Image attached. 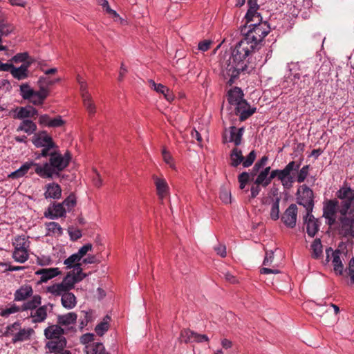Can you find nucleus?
<instances>
[{"mask_svg": "<svg viewBox=\"0 0 354 354\" xmlns=\"http://www.w3.org/2000/svg\"><path fill=\"white\" fill-rule=\"evenodd\" d=\"M32 142L36 147H42L40 156H49V162L42 166L34 162H26L19 169L12 172L8 177L17 179L24 176L31 168L35 167V172L43 178L53 179L55 176L61 177L62 171L67 166V160L62 158L57 145L48 134H35Z\"/></svg>", "mask_w": 354, "mask_h": 354, "instance_id": "f257e3e1", "label": "nucleus"}, {"mask_svg": "<svg viewBox=\"0 0 354 354\" xmlns=\"http://www.w3.org/2000/svg\"><path fill=\"white\" fill-rule=\"evenodd\" d=\"M255 47L245 39L238 42L232 51L228 59L221 63V73L225 79L229 77L227 84L231 86L241 72L248 70V57L254 51Z\"/></svg>", "mask_w": 354, "mask_h": 354, "instance_id": "f03ea898", "label": "nucleus"}, {"mask_svg": "<svg viewBox=\"0 0 354 354\" xmlns=\"http://www.w3.org/2000/svg\"><path fill=\"white\" fill-rule=\"evenodd\" d=\"M354 213V189L344 184L335 193V198L324 203L323 216L332 227L336 223L337 214Z\"/></svg>", "mask_w": 354, "mask_h": 354, "instance_id": "7ed1b4c3", "label": "nucleus"}, {"mask_svg": "<svg viewBox=\"0 0 354 354\" xmlns=\"http://www.w3.org/2000/svg\"><path fill=\"white\" fill-rule=\"evenodd\" d=\"M227 102L230 109L234 107L235 115L240 121H244L253 115L256 108L251 106L243 99V93L241 88L234 87L228 91L227 95Z\"/></svg>", "mask_w": 354, "mask_h": 354, "instance_id": "20e7f679", "label": "nucleus"}, {"mask_svg": "<svg viewBox=\"0 0 354 354\" xmlns=\"http://www.w3.org/2000/svg\"><path fill=\"white\" fill-rule=\"evenodd\" d=\"M64 329L59 325H51L44 330V335L48 341L46 344V348H48L49 352L57 351L64 348L66 346V339L62 336Z\"/></svg>", "mask_w": 354, "mask_h": 354, "instance_id": "39448f33", "label": "nucleus"}, {"mask_svg": "<svg viewBox=\"0 0 354 354\" xmlns=\"http://www.w3.org/2000/svg\"><path fill=\"white\" fill-rule=\"evenodd\" d=\"M248 28L250 29L245 33L243 39L255 48L270 31V27L268 22L262 21V20L250 24Z\"/></svg>", "mask_w": 354, "mask_h": 354, "instance_id": "423d86ee", "label": "nucleus"}, {"mask_svg": "<svg viewBox=\"0 0 354 354\" xmlns=\"http://www.w3.org/2000/svg\"><path fill=\"white\" fill-rule=\"evenodd\" d=\"M336 223L338 234L345 238H354V212L339 214Z\"/></svg>", "mask_w": 354, "mask_h": 354, "instance_id": "0eeeda50", "label": "nucleus"}, {"mask_svg": "<svg viewBox=\"0 0 354 354\" xmlns=\"http://www.w3.org/2000/svg\"><path fill=\"white\" fill-rule=\"evenodd\" d=\"M73 274L74 271L68 272L61 283L48 286L46 292L52 295H60L62 294V292L70 291L77 283V280L75 279Z\"/></svg>", "mask_w": 354, "mask_h": 354, "instance_id": "6e6552de", "label": "nucleus"}, {"mask_svg": "<svg viewBox=\"0 0 354 354\" xmlns=\"http://www.w3.org/2000/svg\"><path fill=\"white\" fill-rule=\"evenodd\" d=\"M300 167V163L295 161L290 162L283 169H279L278 179L281 182L284 188H290L292 187V183L295 182L294 177L291 174L294 171H298Z\"/></svg>", "mask_w": 354, "mask_h": 354, "instance_id": "1a4fd4ad", "label": "nucleus"}, {"mask_svg": "<svg viewBox=\"0 0 354 354\" xmlns=\"http://www.w3.org/2000/svg\"><path fill=\"white\" fill-rule=\"evenodd\" d=\"M326 261H330V256L333 257L332 263L334 268L335 272L342 275L344 272V265L342 260L344 257L346 256V254L339 250H333L331 248H328L326 250Z\"/></svg>", "mask_w": 354, "mask_h": 354, "instance_id": "9d476101", "label": "nucleus"}, {"mask_svg": "<svg viewBox=\"0 0 354 354\" xmlns=\"http://www.w3.org/2000/svg\"><path fill=\"white\" fill-rule=\"evenodd\" d=\"M313 196L312 189L304 185L300 196L297 198V203L306 208V213L312 212L313 211L314 206Z\"/></svg>", "mask_w": 354, "mask_h": 354, "instance_id": "9b49d317", "label": "nucleus"}, {"mask_svg": "<svg viewBox=\"0 0 354 354\" xmlns=\"http://www.w3.org/2000/svg\"><path fill=\"white\" fill-rule=\"evenodd\" d=\"M66 210L63 204L60 203H53L44 212V216L49 219H56L58 218L64 217L66 216Z\"/></svg>", "mask_w": 354, "mask_h": 354, "instance_id": "f8f14e48", "label": "nucleus"}, {"mask_svg": "<svg viewBox=\"0 0 354 354\" xmlns=\"http://www.w3.org/2000/svg\"><path fill=\"white\" fill-rule=\"evenodd\" d=\"M297 207L291 204L284 212L281 216V221L288 227L293 228L296 225L297 216Z\"/></svg>", "mask_w": 354, "mask_h": 354, "instance_id": "ddd939ff", "label": "nucleus"}, {"mask_svg": "<svg viewBox=\"0 0 354 354\" xmlns=\"http://www.w3.org/2000/svg\"><path fill=\"white\" fill-rule=\"evenodd\" d=\"M50 308V310H53V305L48 304V305H44L39 306L37 309L30 312V317L32 318V323H41L43 322L47 317V311Z\"/></svg>", "mask_w": 354, "mask_h": 354, "instance_id": "4468645a", "label": "nucleus"}, {"mask_svg": "<svg viewBox=\"0 0 354 354\" xmlns=\"http://www.w3.org/2000/svg\"><path fill=\"white\" fill-rule=\"evenodd\" d=\"M304 224L306 225V232L310 237L315 236L319 230V225L318 220L316 219L311 212L306 213L304 217Z\"/></svg>", "mask_w": 354, "mask_h": 354, "instance_id": "2eb2a0df", "label": "nucleus"}, {"mask_svg": "<svg viewBox=\"0 0 354 354\" xmlns=\"http://www.w3.org/2000/svg\"><path fill=\"white\" fill-rule=\"evenodd\" d=\"M180 339L182 341L185 342H208L209 338L205 335L198 334L194 331L189 330L188 329H184L180 333Z\"/></svg>", "mask_w": 354, "mask_h": 354, "instance_id": "dca6fc26", "label": "nucleus"}, {"mask_svg": "<svg viewBox=\"0 0 354 354\" xmlns=\"http://www.w3.org/2000/svg\"><path fill=\"white\" fill-rule=\"evenodd\" d=\"M60 274L61 272L58 268H41L35 272V274L41 276L38 283H46Z\"/></svg>", "mask_w": 354, "mask_h": 354, "instance_id": "f3484780", "label": "nucleus"}, {"mask_svg": "<svg viewBox=\"0 0 354 354\" xmlns=\"http://www.w3.org/2000/svg\"><path fill=\"white\" fill-rule=\"evenodd\" d=\"M30 64V62H27L22 64L19 67H15L14 66L11 71V75L14 78L18 80H22L27 78L28 76V68Z\"/></svg>", "mask_w": 354, "mask_h": 354, "instance_id": "a211bd4d", "label": "nucleus"}, {"mask_svg": "<svg viewBox=\"0 0 354 354\" xmlns=\"http://www.w3.org/2000/svg\"><path fill=\"white\" fill-rule=\"evenodd\" d=\"M33 294V290L30 285H23L14 294V299L17 301H25Z\"/></svg>", "mask_w": 354, "mask_h": 354, "instance_id": "6ab92c4d", "label": "nucleus"}, {"mask_svg": "<svg viewBox=\"0 0 354 354\" xmlns=\"http://www.w3.org/2000/svg\"><path fill=\"white\" fill-rule=\"evenodd\" d=\"M48 95V90L46 87L41 86L39 91H35L32 95L28 100L34 105H41Z\"/></svg>", "mask_w": 354, "mask_h": 354, "instance_id": "aec40b11", "label": "nucleus"}, {"mask_svg": "<svg viewBox=\"0 0 354 354\" xmlns=\"http://www.w3.org/2000/svg\"><path fill=\"white\" fill-rule=\"evenodd\" d=\"M53 295L62 297V304L63 307H64L66 309H72L76 306V297L73 293L70 292L69 291L62 292V294Z\"/></svg>", "mask_w": 354, "mask_h": 354, "instance_id": "412c9836", "label": "nucleus"}, {"mask_svg": "<svg viewBox=\"0 0 354 354\" xmlns=\"http://www.w3.org/2000/svg\"><path fill=\"white\" fill-rule=\"evenodd\" d=\"M45 198L59 199L62 196L61 187L57 183H48L46 185Z\"/></svg>", "mask_w": 354, "mask_h": 354, "instance_id": "4be33fe9", "label": "nucleus"}, {"mask_svg": "<svg viewBox=\"0 0 354 354\" xmlns=\"http://www.w3.org/2000/svg\"><path fill=\"white\" fill-rule=\"evenodd\" d=\"M154 183L156 187L157 194L160 199L162 200L167 194L168 185L164 178L153 176Z\"/></svg>", "mask_w": 354, "mask_h": 354, "instance_id": "5701e85b", "label": "nucleus"}, {"mask_svg": "<svg viewBox=\"0 0 354 354\" xmlns=\"http://www.w3.org/2000/svg\"><path fill=\"white\" fill-rule=\"evenodd\" d=\"M37 115L36 109L31 106L19 108L16 113L17 118L19 119L32 118Z\"/></svg>", "mask_w": 354, "mask_h": 354, "instance_id": "b1692460", "label": "nucleus"}, {"mask_svg": "<svg viewBox=\"0 0 354 354\" xmlns=\"http://www.w3.org/2000/svg\"><path fill=\"white\" fill-rule=\"evenodd\" d=\"M41 304V297L38 295H34L32 299L28 301L21 306V311H25L28 310L33 311L37 308H39Z\"/></svg>", "mask_w": 354, "mask_h": 354, "instance_id": "393cba45", "label": "nucleus"}, {"mask_svg": "<svg viewBox=\"0 0 354 354\" xmlns=\"http://www.w3.org/2000/svg\"><path fill=\"white\" fill-rule=\"evenodd\" d=\"M14 31V26L8 23L0 24V44L2 42V37H7ZM6 47L0 45V51L5 50Z\"/></svg>", "mask_w": 354, "mask_h": 354, "instance_id": "a878e982", "label": "nucleus"}, {"mask_svg": "<svg viewBox=\"0 0 354 354\" xmlns=\"http://www.w3.org/2000/svg\"><path fill=\"white\" fill-rule=\"evenodd\" d=\"M77 315L75 313H68L63 315L57 316V324L62 326H68L75 322Z\"/></svg>", "mask_w": 354, "mask_h": 354, "instance_id": "bb28decb", "label": "nucleus"}, {"mask_svg": "<svg viewBox=\"0 0 354 354\" xmlns=\"http://www.w3.org/2000/svg\"><path fill=\"white\" fill-rule=\"evenodd\" d=\"M230 165L234 167H236L241 162L243 163L244 157L242 154V151L236 147L234 148L230 153Z\"/></svg>", "mask_w": 354, "mask_h": 354, "instance_id": "cd10ccee", "label": "nucleus"}, {"mask_svg": "<svg viewBox=\"0 0 354 354\" xmlns=\"http://www.w3.org/2000/svg\"><path fill=\"white\" fill-rule=\"evenodd\" d=\"M13 245L15 250H28L30 246V241L26 236H18L15 239Z\"/></svg>", "mask_w": 354, "mask_h": 354, "instance_id": "c85d7f7f", "label": "nucleus"}, {"mask_svg": "<svg viewBox=\"0 0 354 354\" xmlns=\"http://www.w3.org/2000/svg\"><path fill=\"white\" fill-rule=\"evenodd\" d=\"M82 99L84 106L88 113V115L92 117L96 112V106L93 100L91 95L82 97Z\"/></svg>", "mask_w": 354, "mask_h": 354, "instance_id": "c756f323", "label": "nucleus"}, {"mask_svg": "<svg viewBox=\"0 0 354 354\" xmlns=\"http://www.w3.org/2000/svg\"><path fill=\"white\" fill-rule=\"evenodd\" d=\"M32 333H33V330L32 328H20L19 331L15 334L13 338L12 339V342L13 343H16L17 342H23L26 340L29 339Z\"/></svg>", "mask_w": 354, "mask_h": 354, "instance_id": "7c9ffc66", "label": "nucleus"}, {"mask_svg": "<svg viewBox=\"0 0 354 354\" xmlns=\"http://www.w3.org/2000/svg\"><path fill=\"white\" fill-rule=\"evenodd\" d=\"M258 10L249 8L245 15L246 24L252 22H258L262 20L261 15L257 12Z\"/></svg>", "mask_w": 354, "mask_h": 354, "instance_id": "2f4dec72", "label": "nucleus"}, {"mask_svg": "<svg viewBox=\"0 0 354 354\" xmlns=\"http://www.w3.org/2000/svg\"><path fill=\"white\" fill-rule=\"evenodd\" d=\"M37 129L36 124L30 120H24L17 128V131H23L25 133H34Z\"/></svg>", "mask_w": 354, "mask_h": 354, "instance_id": "473e14b6", "label": "nucleus"}, {"mask_svg": "<svg viewBox=\"0 0 354 354\" xmlns=\"http://www.w3.org/2000/svg\"><path fill=\"white\" fill-rule=\"evenodd\" d=\"M322 244L320 239H315L312 245V257L314 259H319L322 254Z\"/></svg>", "mask_w": 354, "mask_h": 354, "instance_id": "72a5a7b5", "label": "nucleus"}, {"mask_svg": "<svg viewBox=\"0 0 354 354\" xmlns=\"http://www.w3.org/2000/svg\"><path fill=\"white\" fill-rule=\"evenodd\" d=\"M12 257L15 261L19 263H24L28 259V250H15L13 252Z\"/></svg>", "mask_w": 354, "mask_h": 354, "instance_id": "f704fd0d", "label": "nucleus"}, {"mask_svg": "<svg viewBox=\"0 0 354 354\" xmlns=\"http://www.w3.org/2000/svg\"><path fill=\"white\" fill-rule=\"evenodd\" d=\"M268 157L266 156H263L259 161H257L255 165H254L252 169V171L250 173V175H251V177H252V179H253V178L257 175L259 169L261 168H263L266 164L268 162Z\"/></svg>", "mask_w": 354, "mask_h": 354, "instance_id": "c9c22d12", "label": "nucleus"}, {"mask_svg": "<svg viewBox=\"0 0 354 354\" xmlns=\"http://www.w3.org/2000/svg\"><path fill=\"white\" fill-rule=\"evenodd\" d=\"M46 229L49 232L57 234L61 236L63 234V230L60 225L56 222H49L46 223Z\"/></svg>", "mask_w": 354, "mask_h": 354, "instance_id": "e433bc0d", "label": "nucleus"}, {"mask_svg": "<svg viewBox=\"0 0 354 354\" xmlns=\"http://www.w3.org/2000/svg\"><path fill=\"white\" fill-rule=\"evenodd\" d=\"M35 91L28 84L20 86V95L24 100H28L32 95Z\"/></svg>", "mask_w": 354, "mask_h": 354, "instance_id": "4c0bfd02", "label": "nucleus"}, {"mask_svg": "<svg viewBox=\"0 0 354 354\" xmlns=\"http://www.w3.org/2000/svg\"><path fill=\"white\" fill-rule=\"evenodd\" d=\"M279 202L280 199L277 198L272 204L270 209V218L273 221H277L279 218Z\"/></svg>", "mask_w": 354, "mask_h": 354, "instance_id": "58836bf2", "label": "nucleus"}, {"mask_svg": "<svg viewBox=\"0 0 354 354\" xmlns=\"http://www.w3.org/2000/svg\"><path fill=\"white\" fill-rule=\"evenodd\" d=\"M87 354H109L105 352V348L102 343L97 342L93 344L90 350L87 351Z\"/></svg>", "mask_w": 354, "mask_h": 354, "instance_id": "ea45409f", "label": "nucleus"}, {"mask_svg": "<svg viewBox=\"0 0 354 354\" xmlns=\"http://www.w3.org/2000/svg\"><path fill=\"white\" fill-rule=\"evenodd\" d=\"M97 3L99 6H102L103 9L106 10V12L113 17H118L119 15L116 12V11L112 10L109 4V2L106 0H97Z\"/></svg>", "mask_w": 354, "mask_h": 354, "instance_id": "a19ab883", "label": "nucleus"}, {"mask_svg": "<svg viewBox=\"0 0 354 354\" xmlns=\"http://www.w3.org/2000/svg\"><path fill=\"white\" fill-rule=\"evenodd\" d=\"M345 272L347 276L350 277V285L354 284V257H353L349 262L348 267L346 268Z\"/></svg>", "mask_w": 354, "mask_h": 354, "instance_id": "79ce46f5", "label": "nucleus"}, {"mask_svg": "<svg viewBox=\"0 0 354 354\" xmlns=\"http://www.w3.org/2000/svg\"><path fill=\"white\" fill-rule=\"evenodd\" d=\"M29 58V55L27 52L24 53H20L16 54L15 56H13L11 59L10 60L12 62L15 63H26L28 61V59Z\"/></svg>", "mask_w": 354, "mask_h": 354, "instance_id": "37998d69", "label": "nucleus"}, {"mask_svg": "<svg viewBox=\"0 0 354 354\" xmlns=\"http://www.w3.org/2000/svg\"><path fill=\"white\" fill-rule=\"evenodd\" d=\"M80 257L76 254V253H75L65 259L64 264L66 266L67 268H72L76 265V263L80 262Z\"/></svg>", "mask_w": 354, "mask_h": 354, "instance_id": "c03bdc74", "label": "nucleus"}, {"mask_svg": "<svg viewBox=\"0 0 354 354\" xmlns=\"http://www.w3.org/2000/svg\"><path fill=\"white\" fill-rule=\"evenodd\" d=\"M21 328V323L19 322H16L12 324L7 326L6 328V330L5 332V335L6 336L8 335H15V332L19 330Z\"/></svg>", "mask_w": 354, "mask_h": 354, "instance_id": "a18cd8bd", "label": "nucleus"}, {"mask_svg": "<svg viewBox=\"0 0 354 354\" xmlns=\"http://www.w3.org/2000/svg\"><path fill=\"white\" fill-rule=\"evenodd\" d=\"M19 311H21V307L17 306L15 304H12L10 307L2 310L0 315L2 317H8L10 314L15 313Z\"/></svg>", "mask_w": 354, "mask_h": 354, "instance_id": "49530a36", "label": "nucleus"}, {"mask_svg": "<svg viewBox=\"0 0 354 354\" xmlns=\"http://www.w3.org/2000/svg\"><path fill=\"white\" fill-rule=\"evenodd\" d=\"M220 198L221 201L227 204L231 202V194L228 189L222 187L220 190Z\"/></svg>", "mask_w": 354, "mask_h": 354, "instance_id": "de8ad7c7", "label": "nucleus"}, {"mask_svg": "<svg viewBox=\"0 0 354 354\" xmlns=\"http://www.w3.org/2000/svg\"><path fill=\"white\" fill-rule=\"evenodd\" d=\"M61 204H63V207H66L68 210H71L76 205L75 195L70 194Z\"/></svg>", "mask_w": 354, "mask_h": 354, "instance_id": "09e8293b", "label": "nucleus"}, {"mask_svg": "<svg viewBox=\"0 0 354 354\" xmlns=\"http://www.w3.org/2000/svg\"><path fill=\"white\" fill-rule=\"evenodd\" d=\"M148 84L149 87L158 93H164L167 91V87L162 84H157L153 80H149Z\"/></svg>", "mask_w": 354, "mask_h": 354, "instance_id": "8fccbe9b", "label": "nucleus"}, {"mask_svg": "<svg viewBox=\"0 0 354 354\" xmlns=\"http://www.w3.org/2000/svg\"><path fill=\"white\" fill-rule=\"evenodd\" d=\"M109 326L108 321L101 322L96 326L95 330L98 335L102 336L108 330Z\"/></svg>", "mask_w": 354, "mask_h": 354, "instance_id": "3c124183", "label": "nucleus"}, {"mask_svg": "<svg viewBox=\"0 0 354 354\" xmlns=\"http://www.w3.org/2000/svg\"><path fill=\"white\" fill-rule=\"evenodd\" d=\"M309 170V166H304L299 171L297 175V181L299 183L304 182L306 178Z\"/></svg>", "mask_w": 354, "mask_h": 354, "instance_id": "603ef678", "label": "nucleus"}, {"mask_svg": "<svg viewBox=\"0 0 354 354\" xmlns=\"http://www.w3.org/2000/svg\"><path fill=\"white\" fill-rule=\"evenodd\" d=\"M268 178V176L261 171L257 176L256 180H254V184L261 185L263 187H266L268 185H266Z\"/></svg>", "mask_w": 354, "mask_h": 354, "instance_id": "864d4df0", "label": "nucleus"}, {"mask_svg": "<svg viewBox=\"0 0 354 354\" xmlns=\"http://www.w3.org/2000/svg\"><path fill=\"white\" fill-rule=\"evenodd\" d=\"M256 158V153L254 150L250 152L246 158L243 160V166L244 167H249L251 166Z\"/></svg>", "mask_w": 354, "mask_h": 354, "instance_id": "5fc2aeb1", "label": "nucleus"}, {"mask_svg": "<svg viewBox=\"0 0 354 354\" xmlns=\"http://www.w3.org/2000/svg\"><path fill=\"white\" fill-rule=\"evenodd\" d=\"M274 260V252L272 250H267L266 252L265 258L263 262V265L264 266L270 267L272 266V263Z\"/></svg>", "mask_w": 354, "mask_h": 354, "instance_id": "6e6d98bb", "label": "nucleus"}, {"mask_svg": "<svg viewBox=\"0 0 354 354\" xmlns=\"http://www.w3.org/2000/svg\"><path fill=\"white\" fill-rule=\"evenodd\" d=\"M68 232L72 241H77L82 237V232L78 229L68 227Z\"/></svg>", "mask_w": 354, "mask_h": 354, "instance_id": "4d7b16f0", "label": "nucleus"}, {"mask_svg": "<svg viewBox=\"0 0 354 354\" xmlns=\"http://www.w3.org/2000/svg\"><path fill=\"white\" fill-rule=\"evenodd\" d=\"M93 248L92 244L87 243L84 245H83L82 248H80L78 250V252L76 253V254L80 257L81 259L82 257H84L88 252L91 251Z\"/></svg>", "mask_w": 354, "mask_h": 354, "instance_id": "13d9d810", "label": "nucleus"}, {"mask_svg": "<svg viewBox=\"0 0 354 354\" xmlns=\"http://www.w3.org/2000/svg\"><path fill=\"white\" fill-rule=\"evenodd\" d=\"M59 80V78L51 80L47 77H41L39 78V82L41 84V86L45 87L44 86H48L53 85V84L58 82Z\"/></svg>", "mask_w": 354, "mask_h": 354, "instance_id": "bf43d9fd", "label": "nucleus"}, {"mask_svg": "<svg viewBox=\"0 0 354 354\" xmlns=\"http://www.w3.org/2000/svg\"><path fill=\"white\" fill-rule=\"evenodd\" d=\"M64 124V121L62 120L61 116H57L55 118H50L49 123V127H59Z\"/></svg>", "mask_w": 354, "mask_h": 354, "instance_id": "052dcab7", "label": "nucleus"}, {"mask_svg": "<svg viewBox=\"0 0 354 354\" xmlns=\"http://www.w3.org/2000/svg\"><path fill=\"white\" fill-rule=\"evenodd\" d=\"M162 156L164 161L172 167V157L169 152L167 151L165 148H163L162 150Z\"/></svg>", "mask_w": 354, "mask_h": 354, "instance_id": "680f3d73", "label": "nucleus"}, {"mask_svg": "<svg viewBox=\"0 0 354 354\" xmlns=\"http://www.w3.org/2000/svg\"><path fill=\"white\" fill-rule=\"evenodd\" d=\"M78 84L80 85V91L81 93L82 97H84L86 95H91L88 91L87 83L85 81H84V82L80 81V83H78Z\"/></svg>", "mask_w": 354, "mask_h": 354, "instance_id": "e2e57ef3", "label": "nucleus"}, {"mask_svg": "<svg viewBox=\"0 0 354 354\" xmlns=\"http://www.w3.org/2000/svg\"><path fill=\"white\" fill-rule=\"evenodd\" d=\"M50 117L46 114L41 115L39 118V123L40 125L43 127H49V123L50 122Z\"/></svg>", "mask_w": 354, "mask_h": 354, "instance_id": "0e129e2a", "label": "nucleus"}, {"mask_svg": "<svg viewBox=\"0 0 354 354\" xmlns=\"http://www.w3.org/2000/svg\"><path fill=\"white\" fill-rule=\"evenodd\" d=\"M212 41L210 40H204L198 44V49L203 52H205L210 48Z\"/></svg>", "mask_w": 354, "mask_h": 354, "instance_id": "69168bd1", "label": "nucleus"}, {"mask_svg": "<svg viewBox=\"0 0 354 354\" xmlns=\"http://www.w3.org/2000/svg\"><path fill=\"white\" fill-rule=\"evenodd\" d=\"M250 178H252L250 174L244 171L239 175L238 180L239 183H244L245 184H247Z\"/></svg>", "mask_w": 354, "mask_h": 354, "instance_id": "338daca9", "label": "nucleus"}, {"mask_svg": "<svg viewBox=\"0 0 354 354\" xmlns=\"http://www.w3.org/2000/svg\"><path fill=\"white\" fill-rule=\"evenodd\" d=\"M216 253L222 257H226V247L225 245L218 244L216 247L214 248Z\"/></svg>", "mask_w": 354, "mask_h": 354, "instance_id": "774afa93", "label": "nucleus"}]
</instances>
